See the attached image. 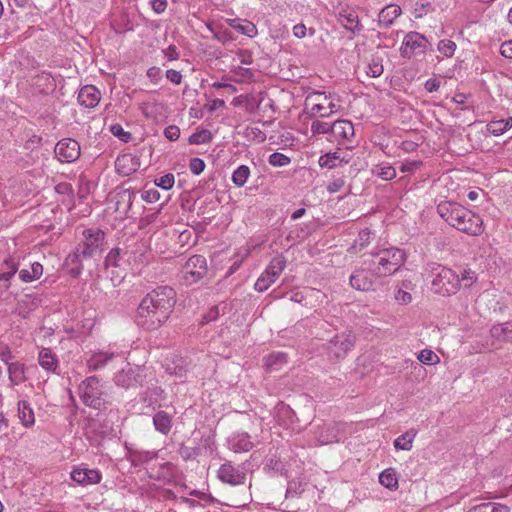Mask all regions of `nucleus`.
<instances>
[{
  "label": "nucleus",
  "instance_id": "1",
  "mask_svg": "<svg viewBox=\"0 0 512 512\" xmlns=\"http://www.w3.org/2000/svg\"><path fill=\"white\" fill-rule=\"evenodd\" d=\"M176 303V293L168 286L149 292L140 302L135 316L136 324L147 331L161 327L170 317Z\"/></svg>",
  "mask_w": 512,
  "mask_h": 512
},
{
  "label": "nucleus",
  "instance_id": "2",
  "mask_svg": "<svg viewBox=\"0 0 512 512\" xmlns=\"http://www.w3.org/2000/svg\"><path fill=\"white\" fill-rule=\"evenodd\" d=\"M437 212L448 225L461 232L474 236L483 232L481 217L458 203L442 201L437 205Z\"/></svg>",
  "mask_w": 512,
  "mask_h": 512
},
{
  "label": "nucleus",
  "instance_id": "3",
  "mask_svg": "<svg viewBox=\"0 0 512 512\" xmlns=\"http://www.w3.org/2000/svg\"><path fill=\"white\" fill-rule=\"evenodd\" d=\"M371 256L370 268L379 278L395 274L406 261L405 251L394 246L377 248L371 252Z\"/></svg>",
  "mask_w": 512,
  "mask_h": 512
},
{
  "label": "nucleus",
  "instance_id": "4",
  "mask_svg": "<svg viewBox=\"0 0 512 512\" xmlns=\"http://www.w3.org/2000/svg\"><path fill=\"white\" fill-rule=\"evenodd\" d=\"M341 108V99L334 93L312 91L305 99V110L310 118L329 117Z\"/></svg>",
  "mask_w": 512,
  "mask_h": 512
},
{
  "label": "nucleus",
  "instance_id": "5",
  "mask_svg": "<svg viewBox=\"0 0 512 512\" xmlns=\"http://www.w3.org/2000/svg\"><path fill=\"white\" fill-rule=\"evenodd\" d=\"M77 392L83 404L92 409L101 410L108 404L105 385L97 376H89L81 381Z\"/></svg>",
  "mask_w": 512,
  "mask_h": 512
},
{
  "label": "nucleus",
  "instance_id": "6",
  "mask_svg": "<svg viewBox=\"0 0 512 512\" xmlns=\"http://www.w3.org/2000/svg\"><path fill=\"white\" fill-rule=\"evenodd\" d=\"M433 280L432 289L435 293L446 296L455 294L459 290L458 274L452 269L435 265L431 269Z\"/></svg>",
  "mask_w": 512,
  "mask_h": 512
},
{
  "label": "nucleus",
  "instance_id": "7",
  "mask_svg": "<svg viewBox=\"0 0 512 512\" xmlns=\"http://www.w3.org/2000/svg\"><path fill=\"white\" fill-rule=\"evenodd\" d=\"M287 265V259L282 254H277L273 257L266 267V269L261 273L255 282V290L258 292L266 291L272 284L276 282L279 278L283 270Z\"/></svg>",
  "mask_w": 512,
  "mask_h": 512
},
{
  "label": "nucleus",
  "instance_id": "8",
  "mask_svg": "<svg viewBox=\"0 0 512 512\" xmlns=\"http://www.w3.org/2000/svg\"><path fill=\"white\" fill-rule=\"evenodd\" d=\"M207 272L205 257L194 255L190 257L181 269V278L187 285H192L204 277Z\"/></svg>",
  "mask_w": 512,
  "mask_h": 512
},
{
  "label": "nucleus",
  "instance_id": "9",
  "mask_svg": "<svg viewBox=\"0 0 512 512\" xmlns=\"http://www.w3.org/2000/svg\"><path fill=\"white\" fill-rule=\"evenodd\" d=\"M428 46L429 41L424 35L411 31L405 35L400 47V53L404 58H411L416 54L424 53Z\"/></svg>",
  "mask_w": 512,
  "mask_h": 512
},
{
  "label": "nucleus",
  "instance_id": "10",
  "mask_svg": "<svg viewBox=\"0 0 512 512\" xmlns=\"http://www.w3.org/2000/svg\"><path fill=\"white\" fill-rule=\"evenodd\" d=\"M355 338L351 333H342L331 339L327 346L331 358L342 359L352 349Z\"/></svg>",
  "mask_w": 512,
  "mask_h": 512
},
{
  "label": "nucleus",
  "instance_id": "11",
  "mask_svg": "<svg viewBox=\"0 0 512 512\" xmlns=\"http://www.w3.org/2000/svg\"><path fill=\"white\" fill-rule=\"evenodd\" d=\"M143 369L141 367H132L129 364L121 371L115 374L114 382L118 387L129 389L143 383Z\"/></svg>",
  "mask_w": 512,
  "mask_h": 512
},
{
  "label": "nucleus",
  "instance_id": "12",
  "mask_svg": "<svg viewBox=\"0 0 512 512\" xmlns=\"http://www.w3.org/2000/svg\"><path fill=\"white\" fill-rule=\"evenodd\" d=\"M217 478L225 484H229L231 486H238L245 483L246 480V472L240 466H236L231 462L223 463L218 471Z\"/></svg>",
  "mask_w": 512,
  "mask_h": 512
},
{
  "label": "nucleus",
  "instance_id": "13",
  "mask_svg": "<svg viewBox=\"0 0 512 512\" xmlns=\"http://www.w3.org/2000/svg\"><path fill=\"white\" fill-rule=\"evenodd\" d=\"M55 155L60 162L72 163L80 156V145L74 139H62L55 146Z\"/></svg>",
  "mask_w": 512,
  "mask_h": 512
},
{
  "label": "nucleus",
  "instance_id": "14",
  "mask_svg": "<svg viewBox=\"0 0 512 512\" xmlns=\"http://www.w3.org/2000/svg\"><path fill=\"white\" fill-rule=\"evenodd\" d=\"M85 241L79 244L77 247L81 249V253L84 258H89L95 255L104 239V233L101 230H87L84 231Z\"/></svg>",
  "mask_w": 512,
  "mask_h": 512
},
{
  "label": "nucleus",
  "instance_id": "15",
  "mask_svg": "<svg viewBox=\"0 0 512 512\" xmlns=\"http://www.w3.org/2000/svg\"><path fill=\"white\" fill-rule=\"evenodd\" d=\"M339 441V429L336 424H324L313 431V444L326 445Z\"/></svg>",
  "mask_w": 512,
  "mask_h": 512
},
{
  "label": "nucleus",
  "instance_id": "16",
  "mask_svg": "<svg viewBox=\"0 0 512 512\" xmlns=\"http://www.w3.org/2000/svg\"><path fill=\"white\" fill-rule=\"evenodd\" d=\"M374 273L372 269L360 268L355 270L349 278L350 285L359 291H369L374 285Z\"/></svg>",
  "mask_w": 512,
  "mask_h": 512
},
{
  "label": "nucleus",
  "instance_id": "17",
  "mask_svg": "<svg viewBox=\"0 0 512 512\" xmlns=\"http://www.w3.org/2000/svg\"><path fill=\"white\" fill-rule=\"evenodd\" d=\"M115 168L119 175L129 176L140 168V160L132 153H124L117 157Z\"/></svg>",
  "mask_w": 512,
  "mask_h": 512
},
{
  "label": "nucleus",
  "instance_id": "18",
  "mask_svg": "<svg viewBox=\"0 0 512 512\" xmlns=\"http://www.w3.org/2000/svg\"><path fill=\"white\" fill-rule=\"evenodd\" d=\"M228 448L234 453H244L254 447L251 436L247 432H235L227 439Z\"/></svg>",
  "mask_w": 512,
  "mask_h": 512
},
{
  "label": "nucleus",
  "instance_id": "19",
  "mask_svg": "<svg viewBox=\"0 0 512 512\" xmlns=\"http://www.w3.org/2000/svg\"><path fill=\"white\" fill-rule=\"evenodd\" d=\"M71 478L78 484L92 485L99 483L102 475L97 469L77 468L71 472Z\"/></svg>",
  "mask_w": 512,
  "mask_h": 512
},
{
  "label": "nucleus",
  "instance_id": "20",
  "mask_svg": "<svg viewBox=\"0 0 512 512\" xmlns=\"http://www.w3.org/2000/svg\"><path fill=\"white\" fill-rule=\"evenodd\" d=\"M101 99L100 91L93 85L82 87L78 93V102L85 108H94Z\"/></svg>",
  "mask_w": 512,
  "mask_h": 512
},
{
  "label": "nucleus",
  "instance_id": "21",
  "mask_svg": "<svg viewBox=\"0 0 512 512\" xmlns=\"http://www.w3.org/2000/svg\"><path fill=\"white\" fill-rule=\"evenodd\" d=\"M339 21L346 30L353 33L360 32L363 28L358 14L352 9H343L339 13Z\"/></svg>",
  "mask_w": 512,
  "mask_h": 512
},
{
  "label": "nucleus",
  "instance_id": "22",
  "mask_svg": "<svg viewBox=\"0 0 512 512\" xmlns=\"http://www.w3.org/2000/svg\"><path fill=\"white\" fill-rule=\"evenodd\" d=\"M332 135L337 140L349 141L354 136V126L349 120H337L331 124Z\"/></svg>",
  "mask_w": 512,
  "mask_h": 512
},
{
  "label": "nucleus",
  "instance_id": "23",
  "mask_svg": "<svg viewBox=\"0 0 512 512\" xmlns=\"http://www.w3.org/2000/svg\"><path fill=\"white\" fill-rule=\"evenodd\" d=\"M401 14L402 9L399 5L389 4L379 12L378 24L380 26L390 27Z\"/></svg>",
  "mask_w": 512,
  "mask_h": 512
},
{
  "label": "nucleus",
  "instance_id": "24",
  "mask_svg": "<svg viewBox=\"0 0 512 512\" xmlns=\"http://www.w3.org/2000/svg\"><path fill=\"white\" fill-rule=\"evenodd\" d=\"M84 259L81 249L78 247H76L75 250L66 257L64 265L69 269V274L71 276H80L83 270L82 261Z\"/></svg>",
  "mask_w": 512,
  "mask_h": 512
},
{
  "label": "nucleus",
  "instance_id": "25",
  "mask_svg": "<svg viewBox=\"0 0 512 512\" xmlns=\"http://www.w3.org/2000/svg\"><path fill=\"white\" fill-rule=\"evenodd\" d=\"M38 363L48 373L56 372L59 366L56 355L49 348H42L39 351Z\"/></svg>",
  "mask_w": 512,
  "mask_h": 512
},
{
  "label": "nucleus",
  "instance_id": "26",
  "mask_svg": "<svg viewBox=\"0 0 512 512\" xmlns=\"http://www.w3.org/2000/svg\"><path fill=\"white\" fill-rule=\"evenodd\" d=\"M114 353L98 351L93 353L87 360L89 371H97L105 367L114 358Z\"/></svg>",
  "mask_w": 512,
  "mask_h": 512
},
{
  "label": "nucleus",
  "instance_id": "27",
  "mask_svg": "<svg viewBox=\"0 0 512 512\" xmlns=\"http://www.w3.org/2000/svg\"><path fill=\"white\" fill-rule=\"evenodd\" d=\"M490 335L499 342H512V323L506 322L492 326Z\"/></svg>",
  "mask_w": 512,
  "mask_h": 512
},
{
  "label": "nucleus",
  "instance_id": "28",
  "mask_svg": "<svg viewBox=\"0 0 512 512\" xmlns=\"http://www.w3.org/2000/svg\"><path fill=\"white\" fill-rule=\"evenodd\" d=\"M18 417L25 427H31L35 423L34 411L25 400L18 402Z\"/></svg>",
  "mask_w": 512,
  "mask_h": 512
},
{
  "label": "nucleus",
  "instance_id": "29",
  "mask_svg": "<svg viewBox=\"0 0 512 512\" xmlns=\"http://www.w3.org/2000/svg\"><path fill=\"white\" fill-rule=\"evenodd\" d=\"M9 380L13 385H20L26 381L25 366L19 362L8 364Z\"/></svg>",
  "mask_w": 512,
  "mask_h": 512
},
{
  "label": "nucleus",
  "instance_id": "30",
  "mask_svg": "<svg viewBox=\"0 0 512 512\" xmlns=\"http://www.w3.org/2000/svg\"><path fill=\"white\" fill-rule=\"evenodd\" d=\"M43 274V266L39 262L31 264L30 268L19 271V278L24 283H30L39 279Z\"/></svg>",
  "mask_w": 512,
  "mask_h": 512
},
{
  "label": "nucleus",
  "instance_id": "31",
  "mask_svg": "<svg viewBox=\"0 0 512 512\" xmlns=\"http://www.w3.org/2000/svg\"><path fill=\"white\" fill-rule=\"evenodd\" d=\"M153 423L155 429L164 435L168 434L172 427V419L170 415L164 411H159L154 415Z\"/></svg>",
  "mask_w": 512,
  "mask_h": 512
},
{
  "label": "nucleus",
  "instance_id": "32",
  "mask_svg": "<svg viewBox=\"0 0 512 512\" xmlns=\"http://www.w3.org/2000/svg\"><path fill=\"white\" fill-rule=\"evenodd\" d=\"M417 431L410 429L394 440V447L397 450L410 451L413 447V441Z\"/></svg>",
  "mask_w": 512,
  "mask_h": 512
},
{
  "label": "nucleus",
  "instance_id": "33",
  "mask_svg": "<svg viewBox=\"0 0 512 512\" xmlns=\"http://www.w3.org/2000/svg\"><path fill=\"white\" fill-rule=\"evenodd\" d=\"M512 127V117L492 120L487 124V131L494 136H500Z\"/></svg>",
  "mask_w": 512,
  "mask_h": 512
},
{
  "label": "nucleus",
  "instance_id": "34",
  "mask_svg": "<svg viewBox=\"0 0 512 512\" xmlns=\"http://www.w3.org/2000/svg\"><path fill=\"white\" fill-rule=\"evenodd\" d=\"M379 482L381 485L390 490H396L398 488V478L396 471L393 468L385 469L379 475Z\"/></svg>",
  "mask_w": 512,
  "mask_h": 512
},
{
  "label": "nucleus",
  "instance_id": "35",
  "mask_svg": "<svg viewBox=\"0 0 512 512\" xmlns=\"http://www.w3.org/2000/svg\"><path fill=\"white\" fill-rule=\"evenodd\" d=\"M342 162L348 163V160H344V158H341L337 152H329L325 155H322L319 158L320 167L327 169H332L337 166H340Z\"/></svg>",
  "mask_w": 512,
  "mask_h": 512
},
{
  "label": "nucleus",
  "instance_id": "36",
  "mask_svg": "<svg viewBox=\"0 0 512 512\" xmlns=\"http://www.w3.org/2000/svg\"><path fill=\"white\" fill-rule=\"evenodd\" d=\"M287 362V355L284 352H273L265 357V365L270 370H278Z\"/></svg>",
  "mask_w": 512,
  "mask_h": 512
},
{
  "label": "nucleus",
  "instance_id": "37",
  "mask_svg": "<svg viewBox=\"0 0 512 512\" xmlns=\"http://www.w3.org/2000/svg\"><path fill=\"white\" fill-rule=\"evenodd\" d=\"M250 168L247 165H240L233 173L231 180L233 184L237 187H243L249 176H250Z\"/></svg>",
  "mask_w": 512,
  "mask_h": 512
},
{
  "label": "nucleus",
  "instance_id": "38",
  "mask_svg": "<svg viewBox=\"0 0 512 512\" xmlns=\"http://www.w3.org/2000/svg\"><path fill=\"white\" fill-rule=\"evenodd\" d=\"M373 174L383 180H391L396 177V170L390 164L382 163L373 169Z\"/></svg>",
  "mask_w": 512,
  "mask_h": 512
},
{
  "label": "nucleus",
  "instance_id": "39",
  "mask_svg": "<svg viewBox=\"0 0 512 512\" xmlns=\"http://www.w3.org/2000/svg\"><path fill=\"white\" fill-rule=\"evenodd\" d=\"M18 263L12 258H8L4 261L2 270L0 271V282L9 281L17 272Z\"/></svg>",
  "mask_w": 512,
  "mask_h": 512
},
{
  "label": "nucleus",
  "instance_id": "40",
  "mask_svg": "<svg viewBox=\"0 0 512 512\" xmlns=\"http://www.w3.org/2000/svg\"><path fill=\"white\" fill-rule=\"evenodd\" d=\"M411 283L405 281L402 283V287L398 288L395 292L394 299L401 305H407L412 302V295L407 291L410 289Z\"/></svg>",
  "mask_w": 512,
  "mask_h": 512
},
{
  "label": "nucleus",
  "instance_id": "41",
  "mask_svg": "<svg viewBox=\"0 0 512 512\" xmlns=\"http://www.w3.org/2000/svg\"><path fill=\"white\" fill-rule=\"evenodd\" d=\"M477 279V274L474 271L470 269H464L461 275H458L459 289L470 288L477 281Z\"/></svg>",
  "mask_w": 512,
  "mask_h": 512
},
{
  "label": "nucleus",
  "instance_id": "42",
  "mask_svg": "<svg viewBox=\"0 0 512 512\" xmlns=\"http://www.w3.org/2000/svg\"><path fill=\"white\" fill-rule=\"evenodd\" d=\"M212 140V133L209 130L202 129L200 131H197L193 133L189 139V144L192 145H199V144H206L209 143Z\"/></svg>",
  "mask_w": 512,
  "mask_h": 512
},
{
  "label": "nucleus",
  "instance_id": "43",
  "mask_svg": "<svg viewBox=\"0 0 512 512\" xmlns=\"http://www.w3.org/2000/svg\"><path fill=\"white\" fill-rule=\"evenodd\" d=\"M163 398V390L159 387H154L152 389L147 390L143 396V402L147 403L148 406H152L156 404Z\"/></svg>",
  "mask_w": 512,
  "mask_h": 512
},
{
  "label": "nucleus",
  "instance_id": "44",
  "mask_svg": "<svg viewBox=\"0 0 512 512\" xmlns=\"http://www.w3.org/2000/svg\"><path fill=\"white\" fill-rule=\"evenodd\" d=\"M417 359L426 365H436L440 362L439 356L431 349H423L418 355Z\"/></svg>",
  "mask_w": 512,
  "mask_h": 512
},
{
  "label": "nucleus",
  "instance_id": "45",
  "mask_svg": "<svg viewBox=\"0 0 512 512\" xmlns=\"http://www.w3.org/2000/svg\"><path fill=\"white\" fill-rule=\"evenodd\" d=\"M384 71L382 59L380 57H373L367 67V75L370 77H379Z\"/></svg>",
  "mask_w": 512,
  "mask_h": 512
},
{
  "label": "nucleus",
  "instance_id": "46",
  "mask_svg": "<svg viewBox=\"0 0 512 512\" xmlns=\"http://www.w3.org/2000/svg\"><path fill=\"white\" fill-rule=\"evenodd\" d=\"M122 255L120 249H112L105 259V265L107 268H119L122 266Z\"/></svg>",
  "mask_w": 512,
  "mask_h": 512
},
{
  "label": "nucleus",
  "instance_id": "47",
  "mask_svg": "<svg viewBox=\"0 0 512 512\" xmlns=\"http://www.w3.org/2000/svg\"><path fill=\"white\" fill-rule=\"evenodd\" d=\"M456 47L454 41L445 39L438 43L437 49L443 56L450 58L454 55Z\"/></svg>",
  "mask_w": 512,
  "mask_h": 512
},
{
  "label": "nucleus",
  "instance_id": "48",
  "mask_svg": "<svg viewBox=\"0 0 512 512\" xmlns=\"http://www.w3.org/2000/svg\"><path fill=\"white\" fill-rule=\"evenodd\" d=\"M236 31L249 38H254L258 33L256 26L248 20H244L243 23H238Z\"/></svg>",
  "mask_w": 512,
  "mask_h": 512
},
{
  "label": "nucleus",
  "instance_id": "49",
  "mask_svg": "<svg viewBox=\"0 0 512 512\" xmlns=\"http://www.w3.org/2000/svg\"><path fill=\"white\" fill-rule=\"evenodd\" d=\"M372 240L371 231L368 228L361 230L355 239L354 248L359 247L362 249L366 247Z\"/></svg>",
  "mask_w": 512,
  "mask_h": 512
},
{
  "label": "nucleus",
  "instance_id": "50",
  "mask_svg": "<svg viewBox=\"0 0 512 512\" xmlns=\"http://www.w3.org/2000/svg\"><path fill=\"white\" fill-rule=\"evenodd\" d=\"M290 158L282 153L274 152L269 156V164L274 167H284L290 163Z\"/></svg>",
  "mask_w": 512,
  "mask_h": 512
},
{
  "label": "nucleus",
  "instance_id": "51",
  "mask_svg": "<svg viewBox=\"0 0 512 512\" xmlns=\"http://www.w3.org/2000/svg\"><path fill=\"white\" fill-rule=\"evenodd\" d=\"M311 132L313 135L327 134L329 132L332 133L331 124L320 120H314L311 123Z\"/></svg>",
  "mask_w": 512,
  "mask_h": 512
},
{
  "label": "nucleus",
  "instance_id": "52",
  "mask_svg": "<svg viewBox=\"0 0 512 512\" xmlns=\"http://www.w3.org/2000/svg\"><path fill=\"white\" fill-rule=\"evenodd\" d=\"M154 183L157 187H160L164 190H169L173 187V185L175 183V177L173 174L168 173L159 178H156L154 180Z\"/></svg>",
  "mask_w": 512,
  "mask_h": 512
},
{
  "label": "nucleus",
  "instance_id": "53",
  "mask_svg": "<svg viewBox=\"0 0 512 512\" xmlns=\"http://www.w3.org/2000/svg\"><path fill=\"white\" fill-rule=\"evenodd\" d=\"M245 135L248 139L253 140L257 143H262L266 139L265 133H263L257 127H249L245 130Z\"/></svg>",
  "mask_w": 512,
  "mask_h": 512
},
{
  "label": "nucleus",
  "instance_id": "54",
  "mask_svg": "<svg viewBox=\"0 0 512 512\" xmlns=\"http://www.w3.org/2000/svg\"><path fill=\"white\" fill-rule=\"evenodd\" d=\"M433 10L430 2H417L413 11L415 18H422Z\"/></svg>",
  "mask_w": 512,
  "mask_h": 512
},
{
  "label": "nucleus",
  "instance_id": "55",
  "mask_svg": "<svg viewBox=\"0 0 512 512\" xmlns=\"http://www.w3.org/2000/svg\"><path fill=\"white\" fill-rule=\"evenodd\" d=\"M421 165L422 162L420 160L405 161L400 165L399 169L403 173H414Z\"/></svg>",
  "mask_w": 512,
  "mask_h": 512
},
{
  "label": "nucleus",
  "instance_id": "56",
  "mask_svg": "<svg viewBox=\"0 0 512 512\" xmlns=\"http://www.w3.org/2000/svg\"><path fill=\"white\" fill-rule=\"evenodd\" d=\"M205 162L201 158H192L189 162V169L194 175H200L205 169Z\"/></svg>",
  "mask_w": 512,
  "mask_h": 512
},
{
  "label": "nucleus",
  "instance_id": "57",
  "mask_svg": "<svg viewBox=\"0 0 512 512\" xmlns=\"http://www.w3.org/2000/svg\"><path fill=\"white\" fill-rule=\"evenodd\" d=\"M304 491V487L301 482L290 481L287 486L286 496L295 497Z\"/></svg>",
  "mask_w": 512,
  "mask_h": 512
},
{
  "label": "nucleus",
  "instance_id": "58",
  "mask_svg": "<svg viewBox=\"0 0 512 512\" xmlns=\"http://www.w3.org/2000/svg\"><path fill=\"white\" fill-rule=\"evenodd\" d=\"M142 199L147 203H154L160 199V193L154 188L147 189L142 193Z\"/></svg>",
  "mask_w": 512,
  "mask_h": 512
},
{
  "label": "nucleus",
  "instance_id": "59",
  "mask_svg": "<svg viewBox=\"0 0 512 512\" xmlns=\"http://www.w3.org/2000/svg\"><path fill=\"white\" fill-rule=\"evenodd\" d=\"M110 130L114 136L119 137L121 140L125 142H127L131 137L130 133L124 131L122 126L119 124L112 125Z\"/></svg>",
  "mask_w": 512,
  "mask_h": 512
},
{
  "label": "nucleus",
  "instance_id": "60",
  "mask_svg": "<svg viewBox=\"0 0 512 512\" xmlns=\"http://www.w3.org/2000/svg\"><path fill=\"white\" fill-rule=\"evenodd\" d=\"M149 4L152 10L157 14L163 13L168 6L167 0H149Z\"/></svg>",
  "mask_w": 512,
  "mask_h": 512
},
{
  "label": "nucleus",
  "instance_id": "61",
  "mask_svg": "<svg viewBox=\"0 0 512 512\" xmlns=\"http://www.w3.org/2000/svg\"><path fill=\"white\" fill-rule=\"evenodd\" d=\"M165 137L170 141H176L180 136V129L175 125H170L164 130Z\"/></svg>",
  "mask_w": 512,
  "mask_h": 512
},
{
  "label": "nucleus",
  "instance_id": "62",
  "mask_svg": "<svg viewBox=\"0 0 512 512\" xmlns=\"http://www.w3.org/2000/svg\"><path fill=\"white\" fill-rule=\"evenodd\" d=\"M166 78L175 85H179L182 82V74L174 69L166 71Z\"/></svg>",
  "mask_w": 512,
  "mask_h": 512
},
{
  "label": "nucleus",
  "instance_id": "63",
  "mask_svg": "<svg viewBox=\"0 0 512 512\" xmlns=\"http://www.w3.org/2000/svg\"><path fill=\"white\" fill-rule=\"evenodd\" d=\"M161 69L159 67H150L147 70V76L151 79L152 82L158 83L161 79Z\"/></svg>",
  "mask_w": 512,
  "mask_h": 512
},
{
  "label": "nucleus",
  "instance_id": "64",
  "mask_svg": "<svg viewBox=\"0 0 512 512\" xmlns=\"http://www.w3.org/2000/svg\"><path fill=\"white\" fill-rule=\"evenodd\" d=\"M500 53L506 58H512V41L504 42L500 47Z\"/></svg>",
  "mask_w": 512,
  "mask_h": 512
}]
</instances>
